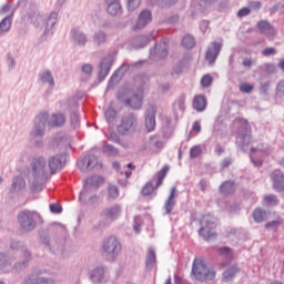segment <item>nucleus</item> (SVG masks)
I'll list each match as a JSON object with an SVG mask.
<instances>
[{
  "label": "nucleus",
  "instance_id": "nucleus-61",
  "mask_svg": "<svg viewBox=\"0 0 284 284\" xmlns=\"http://www.w3.org/2000/svg\"><path fill=\"white\" fill-rule=\"evenodd\" d=\"M277 89H278V90H284V81H281V82L277 84Z\"/></svg>",
  "mask_w": 284,
  "mask_h": 284
},
{
  "label": "nucleus",
  "instance_id": "nucleus-57",
  "mask_svg": "<svg viewBox=\"0 0 284 284\" xmlns=\"http://www.w3.org/2000/svg\"><path fill=\"white\" fill-rule=\"evenodd\" d=\"M215 153H216L217 155H222V154L224 153L223 146H216Z\"/></svg>",
  "mask_w": 284,
  "mask_h": 284
},
{
  "label": "nucleus",
  "instance_id": "nucleus-35",
  "mask_svg": "<svg viewBox=\"0 0 284 284\" xmlns=\"http://www.w3.org/2000/svg\"><path fill=\"white\" fill-rule=\"evenodd\" d=\"M141 4V0H129L126 3V9H129V11H134L136 10Z\"/></svg>",
  "mask_w": 284,
  "mask_h": 284
},
{
  "label": "nucleus",
  "instance_id": "nucleus-5",
  "mask_svg": "<svg viewBox=\"0 0 284 284\" xmlns=\"http://www.w3.org/2000/svg\"><path fill=\"white\" fill-rule=\"evenodd\" d=\"M138 126V120L135 115H125L122 118V124L119 126V132L122 134L135 132Z\"/></svg>",
  "mask_w": 284,
  "mask_h": 284
},
{
  "label": "nucleus",
  "instance_id": "nucleus-47",
  "mask_svg": "<svg viewBox=\"0 0 284 284\" xmlns=\"http://www.w3.org/2000/svg\"><path fill=\"white\" fill-rule=\"evenodd\" d=\"M281 224H282V221L276 220V221H273V222H270V223L265 224V229H266V230L276 229V227H278Z\"/></svg>",
  "mask_w": 284,
  "mask_h": 284
},
{
  "label": "nucleus",
  "instance_id": "nucleus-63",
  "mask_svg": "<svg viewBox=\"0 0 284 284\" xmlns=\"http://www.w3.org/2000/svg\"><path fill=\"white\" fill-rule=\"evenodd\" d=\"M133 230H135V232H140V225L135 224V226H133Z\"/></svg>",
  "mask_w": 284,
  "mask_h": 284
},
{
  "label": "nucleus",
  "instance_id": "nucleus-34",
  "mask_svg": "<svg viewBox=\"0 0 284 284\" xmlns=\"http://www.w3.org/2000/svg\"><path fill=\"white\" fill-rule=\"evenodd\" d=\"M156 261V255L153 250H149V253H146V265H153Z\"/></svg>",
  "mask_w": 284,
  "mask_h": 284
},
{
  "label": "nucleus",
  "instance_id": "nucleus-28",
  "mask_svg": "<svg viewBox=\"0 0 284 284\" xmlns=\"http://www.w3.org/2000/svg\"><path fill=\"white\" fill-rule=\"evenodd\" d=\"M182 47H184L186 49H193L195 47L194 37L191 34L184 36V38H182Z\"/></svg>",
  "mask_w": 284,
  "mask_h": 284
},
{
  "label": "nucleus",
  "instance_id": "nucleus-42",
  "mask_svg": "<svg viewBox=\"0 0 284 284\" xmlns=\"http://www.w3.org/2000/svg\"><path fill=\"white\" fill-rule=\"evenodd\" d=\"M105 118L109 123L112 122L116 118V111H114V109H108L105 112Z\"/></svg>",
  "mask_w": 284,
  "mask_h": 284
},
{
  "label": "nucleus",
  "instance_id": "nucleus-12",
  "mask_svg": "<svg viewBox=\"0 0 284 284\" xmlns=\"http://www.w3.org/2000/svg\"><path fill=\"white\" fill-rule=\"evenodd\" d=\"M103 248L106 253L114 254L121 250V244L116 237L111 236L104 242Z\"/></svg>",
  "mask_w": 284,
  "mask_h": 284
},
{
  "label": "nucleus",
  "instance_id": "nucleus-38",
  "mask_svg": "<svg viewBox=\"0 0 284 284\" xmlns=\"http://www.w3.org/2000/svg\"><path fill=\"white\" fill-rule=\"evenodd\" d=\"M254 90V85L250 83H241L240 91L242 93H251Z\"/></svg>",
  "mask_w": 284,
  "mask_h": 284
},
{
  "label": "nucleus",
  "instance_id": "nucleus-31",
  "mask_svg": "<svg viewBox=\"0 0 284 284\" xmlns=\"http://www.w3.org/2000/svg\"><path fill=\"white\" fill-rule=\"evenodd\" d=\"M190 156L191 159H196L202 154V146L200 144L195 145V146H191V151H190Z\"/></svg>",
  "mask_w": 284,
  "mask_h": 284
},
{
  "label": "nucleus",
  "instance_id": "nucleus-18",
  "mask_svg": "<svg viewBox=\"0 0 284 284\" xmlns=\"http://www.w3.org/2000/svg\"><path fill=\"white\" fill-rule=\"evenodd\" d=\"M106 2L109 3L108 6V12L111 16H116L119 14V12L121 11V3L120 0H106Z\"/></svg>",
  "mask_w": 284,
  "mask_h": 284
},
{
  "label": "nucleus",
  "instance_id": "nucleus-32",
  "mask_svg": "<svg viewBox=\"0 0 284 284\" xmlns=\"http://www.w3.org/2000/svg\"><path fill=\"white\" fill-rule=\"evenodd\" d=\"M10 28H11V19H10V17H6V18L1 21V23H0V30H1L2 32H8V31L10 30Z\"/></svg>",
  "mask_w": 284,
  "mask_h": 284
},
{
  "label": "nucleus",
  "instance_id": "nucleus-1",
  "mask_svg": "<svg viewBox=\"0 0 284 284\" xmlns=\"http://www.w3.org/2000/svg\"><path fill=\"white\" fill-rule=\"evenodd\" d=\"M191 275H193L196 281L204 282L206 280H213L215 272L207 267L206 262L202 257H197L193 260Z\"/></svg>",
  "mask_w": 284,
  "mask_h": 284
},
{
  "label": "nucleus",
  "instance_id": "nucleus-11",
  "mask_svg": "<svg viewBox=\"0 0 284 284\" xmlns=\"http://www.w3.org/2000/svg\"><path fill=\"white\" fill-rule=\"evenodd\" d=\"M156 108L151 106L149 109V112L146 113V120H145V125H146V132H153L156 126Z\"/></svg>",
  "mask_w": 284,
  "mask_h": 284
},
{
  "label": "nucleus",
  "instance_id": "nucleus-20",
  "mask_svg": "<svg viewBox=\"0 0 284 284\" xmlns=\"http://www.w3.org/2000/svg\"><path fill=\"white\" fill-rule=\"evenodd\" d=\"M175 193H176V190L172 189L171 195H169V200H166V203L164 204V211H166V214H170L173 211V207L175 205V200H174Z\"/></svg>",
  "mask_w": 284,
  "mask_h": 284
},
{
  "label": "nucleus",
  "instance_id": "nucleus-6",
  "mask_svg": "<svg viewBox=\"0 0 284 284\" xmlns=\"http://www.w3.org/2000/svg\"><path fill=\"white\" fill-rule=\"evenodd\" d=\"M103 183L104 179L101 176L90 178L84 184V189L80 194V199L84 200L89 194V191L99 189Z\"/></svg>",
  "mask_w": 284,
  "mask_h": 284
},
{
  "label": "nucleus",
  "instance_id": "nucleus-25",
  "mask_svg": "<svg viewBox=\"0 0 284 284\" xmlns=\"http://www.w3.org/2000/svg\"><path fill=\"white\" fill-rule=\"evenodd\" d=\"M235 191V184L233 182H225L220 186V192L222 194H231Z\"/></svg>",
  "mask_w": 284,
  "mask_h": 284
},
{
  "label": "nucleus",
  "instance_id": "nucleus-48",
  "mask_svg": "<svg viewBox=\"0 0 284 284\" xmlns=\"http://www.w3.org/2000/svg\"><path fill=\"white\" fill-rule=\"evenodd\" d=\"M50 210H51V212L54 213V214H60V213H62V206L59 205V204H51V205H50Z\"/></svg>",
  "mask_w": 284,
  "mask_h": 284
},
{
  "label": "nucleus",
  "instance_id": "nucleus-53",
  "mask_svg": "<svg viewBox=\"0 0 284 284\" xmlns=\"http://www.w3.org/2000/svg\"><path fill=\"white\" fill-rule=\"evenodd\" d=\"M201 130H202V126H201L200 122H194L193 131L196 132V133H200Z\"/></svg>",
  "mask_w": 284,
  "mask_h": 284
},
{
  "label": "nucleus",
  "instance_id": "nucleus-45",
  "mask_svg": "<svg viewBox=\"0 0 284 284\" xmlns=\"http://www.w3.org/2000/svg\"><path fill=\"white\" fill-rule=\"evenodd\" d=\"M74 39L80 45H84V43L87 42V37L83 33H75Z\"/></svg>",
  "mask_w": 284,
  "mask_h": 284
},
{
  "label": "nucleus",
  "instance_id": "nucleus-40",
  "mask_svg": "<svg viewBox=\"0 0 284 284\" xmlns=\"http://www.w3.org/2000/svg\"><path fill=\"white\" fill-rule=\"evenodd\" d=\"M119 195H120L119 189H118L116 186H114V185H111V186L109 187V196H110L112 200H115V199L119 197Z\"/></svg>",
  "mask_w": 284,
  "mask_h": 284
},
{
  "label": "nucleus",
  "instance_id": "nucleus-14",
  "mask_svg": "<svg viewBox=\"0 0 284 284\" xmlns=\"http://www.w3.org/2000/svg\"><path fill=\"white\" fill-rule=\"evenodd\" d=\"M273 186L276 191H284V175L280 171H274L272 173Z\"/></svg>",
  "mask_w": 284,
  "mask_h": 284
},
{
  "label": "nucleus",
  "instance_id": "nucleus-9",
  "mask_svg": "<svg viewBox=\"0 0 284 284\" xmlns=\"http://www.w3.org/2000/svg\"><path fill=\"white\" fill-rule=\"evenodd\" d=\"M257 30L261 34L265 36L266 38H274L277 34V31L273 24H271L266 20H260L256 23Z\"/></svg>",
  "mask_w": 284,
  "mask_h": 284
},
{
  "label": "nucleus",
  "instance_id": "nucleus-23",
  "mask_svg": "<svg viewBox=\"0 0 284 284\" xmlns=\"http://www.w3.org/2000/svg\"><path fill=\"white\" fill-rule=\"evenodd\" d=\"M185 110V98H179L178 100H175L174 104H173V112H175V114H179L180 112H184Z\"/></svg>",
  "mask_w": 284,
  "mask_h": 284
},
{
  "label": "nucleus",
  "instance_id": "nucleus-60",
  "mask_svg": "<svg viewBox=\"0 0 284 284\" xmlns=\"http://www.w3.org/2000/svg\"><path fill=\"white\" fill-rule=\"evenodd\" d=\"M278 68L284 71V59L278 62Z\"/></svg>",
  "mask_w": 284,
  "mask_h": 284
},
{
  "label": "nucleus",
  "instance_id": "nucleus-55",
  "mask_svg": "<svg viewBox=\"0 0 284 284\" xmlns=\"http://www.w3.org/2000/svg\"><path fill=\"white\" fill-rule=\"evenodd\" d=\"M154 145H155V149L158 150H162L164 148V144L161 140H158V142H155Z\"/></svg>",
  "mask_w": 284,
  "mask_h": 284
},
{
  "label": "nucleus",
  "instance_id": "nucleus-4",
  "mask_svg": "<svg viewBox=\"0 0 284 284\" xmlns=\"http://www.w3.org/2000/svg\"><path fill=\"white\" fill-rule=\"evenodd\" d=\"M38 213L31 211H23L18 215V221L21 229L26 232H30L36 227L34 219Z\"/></svg>",
  "mask_w": 284,
  "mask_h": 284
},
{
  "label": "nucleus",
  "instance_id": "nucleus-43",
  "mask_svg": "<svg viewBox=\"0 0 284 284\" xmlns=\"http://www.w3.org/2000/svg\"><path fill=\"white\" fill-rule=\"evenodd\" d=\"M109 73H110V65L109 64H104L102 62L101 63V70H100V77L106 78Z\"/></svg>",
  "mask_w": 284,
  "mask_h": 284
},
{
  "label": "nucleus",
  "instance_id": "nucleus-29",
  "mask_svg": "<svg viewBox=\"0 0 284 284\" xmlns=\"http://www.w3.org/2000/svg\"><path fill=\"white\" fill-rule=\"evenodd\" d=\"M104 275V270L103 268H97L92 272L91 278L93 282L99 283L102 281Z\"/></svg>",
  "mask_w": 284,
  "mask_h": 284
},
{
  "label": "nucleus",
  "instance_id": "nucleus-30",
  "mask_svg": "<svg viewBox=\"0 0 284 284\" xmlns=\"http://www.w3.org/2000/svg\"><path fill=\"white\" fill-rule=\"evenodd\" d=\"M201 87L203 88H210L213 83V77L211 74H204L202 78H201Z\"/></svg>",
  "mask_w": 284,
  "mask_h": 284
},
{
  "label": "nucleus",
  "instance_id": "nucleus-8",
  "mask_svg": "<svg viewBox=\"0 0 284 284\" xmlns=\"http://www.w3.org/2000/svg\"><path fill=\"white\" fill-rule=\"evenodd\" d=\"M121 215V207L119 205L108 207L101 213V220L105 224L115 221Z\"/></svg>",
  "mask_w": 284,
  "mask_h": 284
},
{
  "label": "nucleus",
  "instance_id": "nucleus-2",
  "mask_svg": "<svg viewBox=\"0 0 284 284\" xmlns=\"http://www.w3.org/2000/svg\"><path fill=\"white\" fill-rule=\"evenodd\" d=\"M200 230L199 235L202 236L206 241H211L216 237V232L214 231L216 227V219L205 214L200 219Z\"/></svg>",
  "mask_w": 284,
  "mask_h": 284
},
{
  "label": "nucleus",
  "instance_id": "nucleus-33",
  "mask_svg": "<svg viewBox=\"0 0 284 284\" xmlns=\"http://www.w3.org/2000/svg\"><path fill=\"white\" fill-rule=\"evenodd\" d=\"M41 81L43 83H49L52 87L54 85V79L52 78V75L49 71H45L41 74Z\"/></svg>",
  "mask_w": 284,
  "mask_h": 284
},
{
  "label": "nucleus",
  "instance_id": "nucleus-7",
  "mask_svg": "<svg viewBox=\"0 0 284 284\" xmlns=\"http://www.w3.org/2000/svg\"><path fill=\"white\" fill-rule=\"evenodd\" d=\"M152 21V12L150 10H142L138 16V21L133 24V32L144 29Z\"/></svg>",
  "mask_w": 284,
  "mask_h": 284
},
{
  "label": "nucleus",
  "instance_id": "nucleus-39",
  "mask_svg": "<svg viewBox=\"0 0 284 284\" xmlns=\"http://www.w3.org/2000/svg\"><path fill=\"white\" fill-rule=\"evenodd\" d=\"M264 73L272 74L275 72V65L273 63L266 62L262 67Z\"/></svg>",
  "mask_w": 284,
  "mask_h": 284
},
{
  "label": "nucleus",
  "instance_id": "nucleus-64",
  "mask_svg": "<svg viewBox=\"0 0 284 284\" xmlns=\"http://www.w3.org/2000/svg\"><path fill=\"white\" fill-rule=\"evenodd\" d=\"M164 284H172V278L169 277V280Z\"/></svg>",
  "mask_w": 284,
  "mask_h": 284
},
{
  "label": "nucleus",
  "instance_id": "nucleus-17",
  "mask_svg": "<svg viewBox=\"0 0 284 284\" xmlns=\"http://www.w3.org/2000/svg\"><path fill=\"white\" fill-rule=\"evenodd\" d=\"M65 116L63 115V113H54L52 116H51V120H50V125L52 128H59V126H62L64 125L65 123Z\"/></svg>",
  "mask_w": 284,
  "mask_h": 284
},
{
  "label": "nucleus",
  "instance_id": "nucleus-3",
  "mask_svg": "<svg viewBox=\"0 0 284 284\" xmlns=\"http://www.w3.org/2000/svg\"><path fill=\"white\" fill-rule=\"evenodd\" d=\"M170 171L169 166L162 168L158 174H155V178H153V182H155V187L152 185V183H146L144 187L142 189V195L150 196L153 194L154 190L159 189L168 175V172Z\"/></svg>",
  "mask_w": 284,
  "mask_h": 284
},
{
  "label": "nucleus",
  "instance_id": "nucleus-51",
  "mask_svg": "<svg viewBox=\"0 0 284 284\" xmlns=\"http://www.w3.org/2000/svg\"><path fill=\"white\" fill-rule=\"evenodd\" d=\"M242 65L246 68H251L253 65V60L251 58H244L242 61Z\"/></svg>",
  "mask_w": 284,
  "mask_h": 284
},
{
  "label": "nucleus",
  "instance_id": "nucleus-59",
  "mask_svg": "<svg viewBox=\"0 0 284 284\" xmlns=\"http://www.w3.org/2000/svg\"><path fill=\"white\" fill-rule=\"evenodd\" d=\"M6 257L4 255L0 254V268L4 265Z\"/></svg>",
  "mask_w": 284,
  "mask_h": 284
},
{
  "label": "nucleus",
  "instance_id": "nucleus-22",
  "mask_svg": "<svg viewBox=\"0 0 284 284\" xmlns=\"http://www.w3.org/2000/svg\"><path fill=\"white\" fill-rule=\"evenodd\" d=\"M49 168L52 174L57 173L62 168L61 160H59V158H51V160H49Z\"/></svg>",
  "mask_w": 284,
  "mask_h": 284
},
{
  "label": "nucleus",
  "instance_id": "nucleus-24",
  "mask_svg": "<svg viewBox=\"0 0 284 284\" xmlns=\"http://www.w3.org/2000/svg\"><path fill=\"white\" fill-rule=\"evenodd\" d=\"M32 166L36 173L41 172L45 168V160H43V158H36L32 162Z\"/></svg>",
  "mask_w": 284,
  "mask_h": 284
},
{
  "label": "nucleus",
  "instance_id": "nucleus-58",
  "mask_svg": "<svg viewBox=\"0 0 284 284\" xmlns=\"http://www.w3.org/2000/svg\"><path fill=\"white\" fill-rule=\"evenodd\" d=\"M231 163H232L231 160H223L222 168H227L231 165Z\"/></svg>",
  "mask_w": 284,
  "mask_h": 284
},
{
  "label": "nucleus",
  "instance_id": "nucleus-21",
  "mask_svg": "<svg viewBox=\"0 0 284 284\" xmlns=\"http://www.w3.org/2000/svg\"><path fill=\"white\" fill-rule=\"evenodd\" d=\"M267 213L261 209H256L254 210L253 212V220L256 222V223H262L264 221L267 220Z\"/></svg>",
  "mask_w": 284,
  "mask_h": 284
},
{
  "label": "nucleus",
  "instance_id": "nucleus-46",
  "mask_svg": "<svg viewBox=\"0 0 284 284\" xmlns=\"http://www.w3.org/2000/svg\"><path fill=\"white\" fill-rule=\"evenodd\" d=\"M105 39H106L105 34L103 32H99L95 34L94 41L98 45H100L101 43L105 42Z\"/></svg>",
  "mask_w": 284,
  "mask_h": 284
},
{
  "label": "nucleus",
  "instance_id": "nucleus-50",
  "mask_svg": "<svg viewBox=\"0 0 284 284\" xmlns=\"http://www.w3.org/2000/svg\"><path fill=\"white\" fill-rule=\"evenodd\" d=\"M82 71H83L85 74H91V73L93 72V67H92V64H89V63L84 64V65L82 67Z\"/></svg>",
  "mask_w": 284,
  "mask_h": 284
},
{
  "label": "nucleus",
  "instance_id": "nucleus-52",
  "mask_svg": "<svg viewBox=\"0 0 284 284\" xmlns=\"http://www.w3.org/2000/svg\"><path fill=\"white\" fill-rule=\"evenodd\" d=\"M264 200H265L267 203L277 204V199H276V196H274V195H267V196L264 197Z\"/></svg>",
  "mask_w": 284,
  "mask_h": 284
},
{
  "label": "nucleus",
  "instance_id": "nucleus-16",
  "mask_svg": "<svg viewBox=\"0 0 284 284\" xmlns=\"http://www.w3.org/2000/svg\"><path fill=\"white\" fill-rule=\"evenodd\" d=\"M193 109L196 112H203L206 109V99L204 98V95H194Z\"/></svg>",
  "mask_w": 284,
  "mask_h": 284
},
{
  "label": "nucleus",
  "instance_id": "nucleus-27",
  "mask_svg": "<svg viewBox=\"0 0 284 284\" xmlns=\"http://www.w3.org/2000/svg\"><path fill=\"white\" fill-rule=\"evenodd\" d=\"M27 284H53V281H48L39 275H32L28 281Z\"/></svg>",
  "mask_w": 284,
  "mask_h": 284
},
{
  "label": "nucleus",
  "instance_id": "nucleus-36",
  "mask_svg": "<svg viewBox=\"0 0 284 284\" xmlns=\"http://www.w3.org/2000/svg\"><path fill=\"white\" fill-rule=\"evenodd\" d=\"M256 152H257L256 149H251L250 158H251L252 163L255 166H261L263 164V162H262V160H255Z\"/></svg>",
  "mask_w": 284,
  "mask_h": 284
},
{
  "label": "nucleus",
  "instance_id": "nucleus-41",
  "mask_svg": "<svg viewBox=\"0 0 284 284\" xmlns=\"http://www.w3.org/2000/svg\"><path fill=\"white\" fill-rule=\"evenodd\" d=\"M277 53V50L274 47H267L262 50V55L270 57L275 55Z\"/></svg>",
  "mask_w": 284,
  "mask_h": 284
},
{
  "label": "nucleus",
  "instance_id": "nucleus-26",
  "mask_svg": "<svg viewBox=\"0 0 284 284\" xmlns=\"http://www.w3.org/2000/svg\"><path fill=\"white\" fill-rule=\"evenodd\" d=\"M234 125H236L237 128H242L245 132H248V134H251L250 124L244 118H236L234 120Z\"/></svg>",
  "mask_w": 284,
  "mask_h": 284
},
{
  "label": "nucleus",
  "instance_id": "nucleus-10",
  "mask_svg": "<svg viewBox=\"0 0 284 284\" xmlns=\"http://www.w3.org/2000/svg\"><path fill=\"white\" fill-rule=\"evenodd\" d=\"M221 49H222L221 42H216V41L211 42V45L207 48V50L205 52V60L210 64H213L216 61V59L221 52Z\"/></svg>",
  "mask_w": 284,
  "mask_h": 284
},
{
  "label": "nucleus",
  "instance_id": "nucleus-15",
  "mask_svg": "<svg viewBox=\"0 0 284 284\" xmlns=\"http://www.w3.org/2000/svg\"><path fill=\"white\" fill-rule=\"evenodd\" d=\"M47 120H48V113H41V115H38L36 131H34L36 136L42 135L43 130L45 128Z\"/></svg>",
  "mask_w": 284,
  "mask_h": 284
},
{
  "label": "nucleus",
  "instance_id": "nucleus-13",
  "mask_svg": "<svg viewBox=\"0 0 284 284\" xmlns=\"http://www.w3.org/2000/svg\"><path fill=\"white\" fill-rule=\"evenodd\" d=\"M242 270L237 264H234L230 266L226 271L222 274V281L223 282H231L233 281L237 275H240Z\"/></svg>",
  "mask_w": 284,
  "mask_h": 284
},
{
  "label": "nucleus",
  "instance_id": "nucleus-19",
  "mask_svg": "<svg viewBox=\"0 0 284 284\" xmlns=\"http://www.w3.org/2000/svg\"><path fill=\"white\" fill-rule=\"evenodd\" d=\"M143 95H133L126 100V105L131 106L133 110H139L142 108Z\"/></svg>",
  "mask_w": 284,
  "mask_h": 284
},
{
  "label": "nucleus",
  "instance_id": "nucleus-44",
  "mask_svg": "<svg viewBox=\"0 0 284 284\" xmlns=\"http://www.w3.org/2000/svg\"><path fill=\"white\" fill-rule=\"evenodd\" d=\"M251 13V9L247 8V7H244V8H241L239 11H237V17L239 18H245L247 16H250Z\"/></svg>",
  "mask_w": 284,
  "mask_h": 284
},
{
  "label": "nucleus",
  "instance_id": "nucleus-62",
  "mask_svg": "<svg viewBox=\"0 0 284 284\" xmlns=\"http://www.w3.org/2000/svg\"><path fill=\"white\" fill-rule=\"evenodd\" d=\"M174 278H175V283L178 284L181 283V278L178 275H175Z\"/></svg>",
  "mask_w": 284,
  "mask_h": 284
},
{
  "label": "nucleus",
  "instance_id": "nucleus-56",
  "mask_svg": "<svg viewBox=\"0 0 284 284\" xmlns=\"http://www.w3.org/2000/svg\"><path fill=\"white\" fill-rule=\"evenodd\" d=\"M251 7L254 8L255 10H260L261 9V2H258V1L252 2Z\"/></svg>",
  "mask_w": 284,
  "mask_h": 284
},
{
  "label": "nucleus",
  "instance_id": "nucleus-49",
  "mask_svg": "<svg viewBox=\"0 0 284 284\" xmlns=\"http://www.w3.org/2000/svg\"><path fill=\"white\" fill-rule=\"evenodd\" d=\"M71 124L77 128L80 124L79 115L78 113L71 114Z\"/></svg>",
  "mask_w": 284,
  "mask_h": 284
},
{
  "label": "nucleus",
  "instance_id": "nucleus-37",
  "mask_svg": "<svg viewBox=\"0 0 284 284\" xmlns=\"http://www.w3.org/2000/svg\"><path fill=\"white\" fill-rule=\"evenodd\" d=\"M219 251L222 256H225L226 260H233V253L230 247H222Z\"/></svg>",
  "mask_w": 284,
  "mask_h": 284
},
{
  "label": "nucleus",
  "instance_id": "nucleus-54",
  "mask_svg": "<svg viewBox=\"0 0 284 284\" xmlns=\"http://www.w3.org/2000/svg\"><path fill=\"white\" fill-rule=\"evenodd\" d=\"M199 186H200V190L204 192L207 187V183L205 181H200Z\"/></svg>",
  "mask_w": 284,
  "mask_h": 284
}]
</instances>
